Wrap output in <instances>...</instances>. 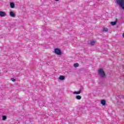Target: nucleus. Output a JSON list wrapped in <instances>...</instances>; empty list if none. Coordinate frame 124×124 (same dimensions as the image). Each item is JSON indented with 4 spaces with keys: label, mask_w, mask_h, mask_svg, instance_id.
<instances>
[{
    "label": "nucleus",
    "mask_w": 124,
    "mask_h": 124,
    "mask_svg": "<svg viewBox=\"0 0 124 124\" xmlns=\"http://www.w3.org/2000/svg\"><path fill=\"white\" fill-rule=\"evenodd\" d=\"M6 16V13L4 12L0 11V17H5Z\"/></svg>",
    "instance_id": "obj_5"
},
{
    "label": "nucleus",
    "mask_w": 124,
    "mask_h": 124,
    "mask_svg": "<svg viewBox=\"0 0 124 124\" xmlns=\"http://www.w3.org/2000/svg\"><path fill=\"white\" fill-rule=\"evenodd\" d=\"M116 3L119 5L120 7L124 10V0H116Z\"/></svg>",
    "instance_id": "obj_1"
},
{
    "label": "nucleus",
    "mask_w": 124,
    "mask_h": 124,
    "mask_svg": "<svg viewBox=\"0 0 124 124\" xmlns=\"http://www.w3.org/2000/svg\"><path fill=\"white\" fill-rule=\"evenodd\" d=\"M10 5L11 8H14V7H15V4L14 3V2H11Z\"/></svg>",
    "instance_id": "obj_9"
},
{
    "label": "nucleus",
    "mask_w": 124,
    "mask_h": 124,
    "mask_svg": "<svg viewBox=\"0 0 124 124\" xmlns=\"http://www.w3.org/2000/svg\"><path fill=\"white\" fill-rule=\"evenodd\" d=\"M54 53H55L56 55H62V51L59 48H56L54 50Z\"/></svg>",
    "instance_id": "obj_3"
},
{
    "label": "nucleus",
    "mask_w": 124,
    "mask_h": 124,
    "mask_svg": "<svg viewBox=\"0 0 124 124\" xmlns=\"http://www.w3.org/2000/svg\"><path fill=\"white\" fill-rule=\"evenodd\" d=\"M73 93L74 94H80V93H81V92L79 91L78 92H74Z\"/></svg>",
    "instance_id": "obj_11"
},
{
    "label": "nucleus",
    "mask_w": 124,
    "mask_h": 124,
    "mask_svg": "<svg viewBox=\"0 0 124 124\" xmlns=\"http://www.w3.org/2000/svg\"><path fill=\"white\" fill-rule=\"evenodd\" d=\"M90 44L92 46L94 45V44H95V42L94 41H91L90 42Z\"/></svg>",
    "instance_id": "obj_15"
},
{
    "label": "nucleus",
    "mask_w": 124,
    "mask_h": 124,
    "mask_svg": "<svg viewBox=\"0 0 124 124\" xmlns=\"http://www.w3.org/2000/svg\"><path fill=\"white\" fill-rule=\"evenodd\" d=\"M6 120V116L5 115L2 116V120L3 121H5Z\"/></svg>",
    "instance_id": "obj_14"
},
{
    "label": "nucleus",
    "mask_w": 124,
    "mask_h": 124,
    "mask_svg": "<svg viewBox=\"0 0 124 124\" xmlns=\"http://www.w3.org/2000/svg\"><path fill=\"white\" fill-rule=\"evenodd\" d=\"M83 87H80V89H79V92H80V93H81L82 92V91H83Z\"/></svg>",
    "instance_id": "obj_16"
},
{
    "label": "nucleus",
    "mask_w": 124,
    "mask_h": 124,
    "mask_svg": "<svg viewBox=\"0 0 124 124\" xmlns=\"http://www.w3.org/2000/svg\"><path fill=\"white\" fill-rule=\"evenodd\" d=\"M9 15L11 17H12L13 18H14L15 16H16V14H15V13L10 11L9 12Z\"/></svg>",
    "instance_id": "obj_4"
},
{
    "label": "nucleus",
    "mask_w": 124,
    "mask_h": 124,
    "mask_svg": "<svg viewBox=\"0 0 124 124\" xmlns=\"http://www.w3.org/2000/svg\"><path fill=\"white\" fill-rule=\"evenodd\" d=\"M74 67H78L79 66V63H75L74 64Z\"/></svg>",
    "instance_id": "obj_12"
},
{
    "label": "nucleus",
    "mask_w": 124,
    "mask_h": 124,
    "mask_svg": "<svg viewBox=\"0 0 124 124\" xmlns=\"http://www.w3.org/2000/svg\"><path fill=\"white\" fill-rule=\"evenodd\" d=\"M103 31H105L106 32L108 31V29L107 28H103Z\"/></svg>",
    "instance_id": "obj_13"
},
{
    "label": "nucleus",
    "mask_w": 124,
    "mask_h": 124,
    "mask_svg": "<svg viewBox=\"0 0 124 124\" xmlns=\"http://www.w3.org/2000/svg\"><path fill=\"white\" fill-rule=\"evenodd\" d=\"M118 97H119V98H124V95H119L117 96Z\"/></svg>",
    "instance_id": "obj_17"
},
{
    "label": "nucleus",
    "mask_w": 124,
    "mask_h": 124,
    "mask_svg": "<svg viewBox=\"0 0 124 124\" xmlns=\"http://www.w3.org/2000/svg\"><path fill=\"white\" fill-rule=\"evenodd\" d=\"M76 99H78V100H80L82 98V96L78 95L76 96Z\"/></svg>",
    "instance_id": "obj_10"
},
{
    "label": "nucleus",
    "mask_w": 124,
    "mask_h": 124,
    "mask_svg": "<svg viewBox=\"0 0 124 124\" xmlns=\"http://www.w3.org/2000/svg\"><path fill=\"white\" fill-rule=\"evenodd\" d=\"M11 81H12L13 82H15V81H16V79H15V78H11Z\"/></svg>",
    "instance_id": "obj_18"
},
{
    "label": "nucleus",
    "mask_w": 124,
    "mask_h": 124,
    "mask_svg": "<svg viewBox=\"0 0 124 124\" xmlns=\"http://www.w3.org/2000/svg\"><path fill=\"white\" fill-rule=\"evenodd\" d=\"M60 0H55L56 1H59Z\"/></svg>",
    "instance_id": "obj_19"
},
{
    "label": "nucleus",
    "mask_w": 124,
    "mask_h": 124,
    "mask_svg": "<svg viewBox=\"0 0 124 124\" xmlns=\"http://www.w3.org/2000/svg\"><path fill=\"white\" fill-rule=\"evenodd\" d=\"M65 79V77L63 76H60L59 77V79H60L61 81H62L63 80H64Z\"/></svg>",
    "instance_id": "obj_8"
},
{
    "label": "nucleus",
    "mask_w": 124,
    "mask_h": 124,
    "mask_svg": "<svg viewBox=\"0 0 124 124\" xmlns=\"http://www.w3.org/2000/svg\"><path fill=\"white\" fill-rule=\"evenodd\" d=\"M98 74L99 75H100V77H101V78H104V77H105L106 76L105 73L102 69H99L98 70Z\"/></svg>",
    "instance_id": "obj_2"
},
{
    "label": "nucleus",
    "mask_w": 124,
    "mask_h": 124,
    "mask_svg": "<svg viewBox=\"0 0 124 124\" xmlns=\"http://www.w3.org/2000/svg\"><path fill=\"white\" fill-rule=\"evenodd\" d=\"M117 21H118V19L116 18L115 21H112V22H110L111 25H112V26L116 25V24H117Z\"/></svg>",
    "instance_id": "obj_6"
},
{
    "label": "nucleus",
    "mask_w": 124,
    "mask_h": 124,
    "mask_svg": "<svg viewBox=\"0 0 124 124\" xmlns=\"http://www.w3.org/2000/svg\"><path fill=\"white\" fill-rule=\"evenodd\" d=\"M101 104L103 106H105V105H106V101L105 100H102L101 101Z\"/></svg>",
    "instance_id": "obj_7"
}]
</instances>
